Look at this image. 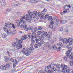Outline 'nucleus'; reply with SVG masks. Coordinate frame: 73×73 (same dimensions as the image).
I'll return each instance as SVG.
<instances>
[{
    "label": "nucleus",
    "mask_w": 73,
    "mask_h": 73,
    "mask_svg": "<svg viewBox=\"0 0 73 73\" xmlns=\"http://www.w3.org/2000/svg\"><path fill=\"white\" fill-rule=\"evenodd\" d=\"M33 27L32 26H30L28 29V30H29V31H33Z\"/></svg>",
    "instance_id": "nucleus-19"
},
{
    "label": "nucleus",
    "mask_w": 73,
    "mask_h": 73,
    "mask_svg": "<svg viewBox=\"0 0 73 73\" xmlns=\"http://www.w3.org/2000/svg\"><path fill=\"white\" fill-rule=\"evenodd\" d=\"M34 46L35 48H38V45H37V44H35Z\"/></svg>",
    "instance_id": "nucleus-52"
},
{
    "label": "nucleus",
    "mask_w": 73,
    "mask_h": 73,
    "mask_svg": "<svg viewBox=\"0 0 73 73\" xmlns=\"http://www.w3.org/2000/svg\"><path fill=\"white\" fill-rule=\"evenodd\" d=\"M37 37H40L39 39L40 40L39 41H36V43H37L38 41H40L41 40H44V36L43 35H41L40 36H37Z\"/></svg>",
    "instance_id": "nucleus-15"
},
{
    "label": "nucleus",
    "mask_w": 73,
    "mask_h": 73,
    "mask_svg": "<svg viewBox=\"0 0 73 73\" xmlns=\"http://www.w3.org/2000/svg\"><path fill=\"white\" fill-rule=\"evenodd\" d=\"M36 15H38V16L40 17V16H41V13H40V12H38L37 13V12L36 11V13L35 14V15H36L37 17V15H36Z\"/></svg>",
    "instance_id": "nucleus-30"
},
{
    "label": "nucleus",
    "mask_w": 73,
    "mask_h": 73,
    "mask_svg": "<svg viewBox=\"0 0 73 73\" xmlns=\"http://www.w3.org/2000/svg\"><path fill=\"white\" fill-rule=\"evenodd\" d=\"M23 41H22L21 40H18V42L19 44H21V43H22V42Z\"/></svg>",
    "instance_id": "nucleus-39"
},
{
    "label": "nucleus",
    "mask_w": 73,
    "mask_h": 73,
    "mask_svg": "<svg viewBox=\"0 0 73 73\" xmlns=\"http://www.w3.org/2000/svg\"><path fill=\"white\" fill-rule=\"evenodd\" d=\"M1 38H5L7 37V36H6V35L2 34L1 35Z\"/></svg>",
    "instance_id": "nucleus-25"
},
{
    "label": "nucleus",
    "mask_w": 73,
    "mask_h": 73,
    "mask_svg": "<svg viewBox=\"0 0 73 73\" xmlns=\"http://www.w3.org/2000/svg\"><path fill=\"white\" fill-rule=\"evenodd\" d=\"M11 35H15V34L14 33V32H13V31L12 30L11 31Z\"/></svg>",
    "instance_id": "nucleus-64"
},
{
    "label": "nucleus",
    "mask_w": 73,
    "mask_h": 73,
    "mask_svg": "<svg viewBox=\"0 0 73 73\" xmlns=\"http://www.w3.org/2000/svg\"><path fill=\"white\" fill-rule=\"evenodd\" d=\"M60 64H56V68H58V69H59V68H60V67L59 68V66H60Z\"/></svg>",
    "instance_id": "nucleus-44"
},
{
    "label": "nucleus",
    "mask_w": 73,
    "mask_h": 73,
    "mask_svg": "<svg viewBox=\"0 0 73 73\" xmlns=\"http://www.w3.org/2000/svg\"><path fill=\"white\" fill-rule=\"evenodd\" d=\"M60 23H61L62 24H64V20H63L60 21Z\"/></svg>",
    "instance_id": "nucleus-56"
},
{
    "label": "nucleus",
    "mask_w": 73,
    "mask_h": 73,
    "mask_svg": "<svg viewBox=\"0 0 73 73\" xmlns=\"http://www.w3.org/2000/svg\"><path fill=\"white\" fill-rule=\"evenodd\" d=\"M61 68V72L63 73H64V64H62L60 67Z\"/></svg>",
    "instance_id": "nucleus-12"
},
{
    "label": "nucleus",
    "mask_w": 73,
    "mask_h": 73,
    "mask_svg": "<svg viewBox=\"0 0 73 73\" xmlns=\"http://www.w3.org/2000/svg\"><path fill=\"white\" fill-rule=\"evenodd\" d=\"M38 30H41L42 29V28L40 26H39L38 27Z\"/></svg>",
    "instance_id": "nucleus-46"
},
{
    "label": "nucleus",
    "mask_w": 73,
    "mask_h": 73,
    "mask_svg": "<svg viewBox=\"0 0 73 73\" xmlns=\"http://www.w3.org/2000/svg\"><path fill=\"white\" fill-rule=\"evenodd\" d=\"M48 18V21H50V20H52V16H50L49 17V14H47L46 15H45V19H47Z\"/></svg>",
    "instance_id": "nucleus-10"
},
{
    "label": "nucleus",
    "mask_w": 73,
    "mask_h": 73,
    "mask_svg": "<svg viewBox=\"0 0 73 73\" xmlns=\"http://www.w3.org/2000/svg\"><path fill=\"white\" fill-rule=\"evenodd\" d=\"M68 50L67 52H66V56H69V55L71 53V51L72 50V48L69 47L68 48Z\"/></svg>",
    "instance_id": "nucleus-7"
},
{
    "label": "nucleus",
    "mask_w": 73,
    "mask_h": 73,
    "mask_svg": "<svg viewBox=\"0 0 73 73\" xmlns=\"http://www.w3.org/2000/svg\"><path fill=\"white\" fill-rule=\"evenodd\" d=\"M49 27L50 28L52 29L53 27V25H50L49 26Z\"/></svg>",
    "instance_id": "nucleus-37"
},
{
    "label": "nucleus",
    "mask_w": 73,
    "mask_h": 73,
    "mask_svg": "<svg viewBox=\"0 0 73 73\" xmlns=\"http://www.w3.org/2000/svg\"><path fill=\"white\" fill-rule=\"evenodd\" d=\"M73 7V4H72L71 6L70 5H68V8H72Z\"/></svg>",
    "instance_id": "nucleus-54"
},
{
    "label": "nucleus",
    "mask_w": 73,
    "mask_h": 73,
    "mask_svg": "<svg viewBox=\"0 0 73 73\" xmlns=\"http://www.w3.org/2000/svg\"><path fill=\"white\" fill-rule=\"evenodd\" d=\"M2 3L3 4L4 6H5V0H3Z\"/></svg>",
    "instance_id": "nucleus-34"
},
{
    "label": "nucleus",
    "mask_w": 73,
    "mask_h": 73,
    "mask_svg": "<svg viewBox=\"0 0 73 73\" xmlns=\"http://www.w3.org/2000/svg\"><path fill=\"white\" fill-rule=\"evenodd\" d=\"M66 73L64 72V73H70V71H71V69H69V68H67L65 70Z\"/></svg>",
    "instance_id": "nucleus-24"
},
{
    "label": "nucleus",
    "mask_w": 73,
    "mask_h": 73,
    "mask_svg": "<svg viewBox=\"0 0 73 73\" xmlns=\"http://www.w3.org/2000/svg\"><path fill=\"white\" fill-rule=\"evenodd\" d=\"M59 31L60 32H62L63 31V28L62 27L60 28Z\"/></svg>",
    "instance_id": "nucleus-45"
},
{
    "label": "nucleus",
    "mask_w": 73,
    "mask_h": 73,
    "mask_svg": "<svg viewBox=\"0 0 73 73\" xmlns=\"http://www.w3.org/2000/svg\"><path fill=\"white\" fill-rule=\"evenodd\" d=\"M27 35H23L22 36L21 40H22L23 42V40H27Z\"/></svg>",
    "instance_id": "nucleus-13"
},
{
    "label": "nucleus",
    "mask_w": 73,
    "mask_h": 73,
    "mask_svg": "<svg viewBox=\"0 0 73 73\" xmlns=\"http://www.w3.org/2000/svg\"><path fill=\"white\" fill-rule=\"evenodd\" d=\"M16 23L17 24V26H20V24H21V22L20 21V20H17L16 21Z\"/></svg>",
    "instance_id": "nucleus-22"
},
{
    "label": "nucleus",
    "mask_w": 73,
    "mask_h": 73,
    "mask_svg": "<svg viewBox=\"0 0 73 73\" xmlns=\"http://www.w3.org/2000/svg\"><path fill=\"white\" fill-rule=\"evenodd\" d=\"M35 40L34 39H31V41L32 42H33V43H34L35 42Z\"/></svg>",
    "instance_id": "nucleus-43"
},
{
    "label": "nucleus",
    "mask_w": 73,
    "mask_h": 73,
    "mask_svg": "<svg viewBox=\"0 0 73 73\" xmlns=\"http://www.w3.org/2000/svg\"><path fill=\"white\" fill-rule=\"evenodd\" d=\"M5 66L6 68L9 69V68H10V65L9 64H6Z\"/></svg>",
    "instance_id": "nucleus-26"
},
{
    "label": "nucleus",
    "mask_w": 73,
    "mask_h": 73,
    "mask_svg": "<svg viewBox=\"0 0 73 73\" xmlns=\"http://www.w3.org/2000/svg\"><path fill=\"white\" fill-rule=\"evenodd\" d=\"M37 31V27L35 28L34 30V32H36V31Z\"/></svg>",
    "instance_id": "nucleus-53"
},
{
    "label": "nucleus",
    "mask_w": 73,
    "mask_h": 73,
    "mask_svg": "<svg viewBox=\"0 0 73 73\" xmlns=\"http://www.w3.org/2000/svg\"><path fill=\"white\" fill-rule=\"evenodd\" d=\"M7 25H8V27H10V26L12 25V23H9V22H8L7 23Z\"/></svg>",
    "instance_id": "nucleus-41"
},
{
    "label": "nucleus",
    "mask_w": 73,
    "mask_h": 73,
    "mask_svg": "<svg viewBox=\"0 0 73 73\" xmlns=\"http://www.w3.org/2000/svg\"><path fill=\"white\" fill-rule=\"evenodd\" d=\"M37 33L38 35H40L41 34V31H39L37 32Z\"/></svg>",
    "instance_id": "nucleus-42"
},
{
    "label": "nucleus",
    "mask_w": 73,
    "mask_h": 73,
    "mask_svg": "<svg viewBox=\"0 0 73 73\" xmlns=\"http://www.w3.org/2000/svg\"><path fill=\"white\" fill-rule=\"evenodd\" d=\"M52 48L54 49L55 50L56 49V45H53L52 46Z\"/></svg>",
    "instance_id": "nucleus-50"
},
{
    "label": "nucleus",
    "mask_w": 73,
    "mask_h": 73,
    "mask_svg": "<svg viewBox=\"0 0 73 73\" xmlns=\"http://www.w3.org/2000/svg\"><path fill=\"white\" fill-rule=\"evenodd\" d=\"M4 30L5 32H7V31H8V29L6 28H5Z\"/></svg>",
    "instance_id": "nucleus-63"
},
{
    "label": "nucleus",
    "mask_w": 73,
    "mask_h": 73,
    "mask_svg": "<svg viewBox=\"0 0 73 73\" xmlns=\"http://www.w3.org/2000/svg\"><path fill=\"white\" fill-rule=\"evenodd\" d=\"M25 19V16H23V17L22 18H21L20 19V21L21 22H22V24H25V21H24V20L23 19Z\"/></svg>",
    "instance_id": "nucleus-11"
},
{
    "label": "nucleus",
    "mask_w": 73,
    "mask_h": 73,
    "mask_svg": "<svg viewBox=\"0 0 73 73\" xmlns=\"http://www.w3.org/2000/svg\"><path fill=\"white\" fill-rule=\"evenodd\" d=\"M30 11H28V14H27L26 15V18H25V20H28V19H29L31 21V20H32V17L34 19L36 18V17H37V15H36V11H35L33 12H30Z\"/></svg>",
    "instance_id": "nucleus-1"
},
{
    "label": "nucleus",
    "mask_w": 73,
    "mask_h": 73,
    "mask_svg": "<svg viewBox=\"0 0 73 73\" xmlns=\"http://www.w3.org/2000/svg\"><path fill=\"white\" fill-rule=\"evenodd\" d=\"M13 47H15V46H17V47H18L17 49V50H19L20 48H21L23 46L21 44H20L18 42H13L12 44Z\"/></svg>",
    "instance_id": "nucleus-3"
},
{
    "label": "nucleus",
    "mask_w": 73,
    "mask_h": 73,
    "mask_svg": "<svg viewBox=\"0 0 73 73\" xmlns=\"http://www.w3.org/2000/svg\"><path fill=\"white\" fill-rule=\"evenodd\" d=\"M52 35V33L51 32H48V38H52V36L51 35Z\"/></svg>",
    "instance_id": "nucleus-18"
},
{
    "label": "nucleus",
    "mask_w": 73,
    "mask_h": 73,
    "mask_svg": "<svg viewBox=\"0 0 73 73\" xmlns=\"http://www.w3.org/2000/svg\"><path fill=\"white\" fill-rule=\"evenodd\" d=\"M68 7H69V6L67 5L64 7V9L65 10L64 11V13H68V12H69V9H68Z\"/></svg>",
    "instance_id": "nucleus-8"
},
{
    "label": "nucleus",
    "mask_w": 73,
    "mask_h": 73,
    "mask_svg": "<svg viewBox=\"0 0 73 73\" xmlns=\"http://www.w3.org/2000/svg\"><path fill=\"white\" fill-rule=\"evenodd\" d=\"M12 27L13 28H14V29H15L16 28V27H15V25L13 24H12Z\"/></svg>",
    "instance_id": "nucleus-60"
},
{
    "label": "nucleus",
    "mask_w": 73,
    "mask_h": 73,
    "mask_svg": "<svg viewBox=\"0 0 73 73\" xmlns=\"http://www.w3.org/2000/svg\"><path fill=\"white\" fill-rule=\"evenodd\" d=\"M53 71V70L55 72H56L57 71V69L56 68H54V67H53L52 68V70Z\"/></svg>",
    "instance_id": "nucleus-33"
},
{
    "label": "nucleus",
    "mask_w": 73,
    "mask_h": 73,
    "mask_svg": "<svg viewBox=\"0 0 73 73\" xmlns=\"http://www.w3.org/2000/svg\"><path fill=\"white\" fill-rule=\"evenodd\" d=\"M40 43L42 45V44H44V49H46V48H50V46H51L50 44L48 43V42H46L45 43V45H44L45 42H44V41L43 40H41Z\"/></svg>",
    "instance_id": "nucleus-2"
},
{
    "label": "nucleus",
    "mask_w": 73,
    "mask_h": 73,
    "mask_svg": "<svg viewBox=\"0 0 73 73\" xmlns=\"http://www.w3.org/2000/svg\"><path fill=\"white\" fill-rule=\"evenodd\" d=\"M41 16L42 18H43L44 17V13L42 12V14L41 15Z\"/></svg>",
    "instance_id": "nucleus-49"
},
{
    "label": "nucleus",
    "mask_w": 73,
    "mask_h": 73,
    "mask_svg": "<svg viewBox=\"0 0 73 73\" xmlns=\"http://www.w3.org/2000/svg\"><path fill=\"white\" fill-rule=\"evenodd\" d=\"M18 63V62L17 61L16 59H15V63H14L13 64V67H15V66H16V65H17Z\"/></svg>",
    "instance_id": "nucleus-17"
},
{
    "label": "nucleus",
    "mask_w": 73,
    "mask_h": 73,
    "mask_svg": "<svg viewBox=\"0 0 73 73\" xmlns=\"http://www.w3.org/2000/svg\"><path fill=\"white\" fill-rule=\"evenodd\" d=\"M28 37L30 38L33 39L35 40L36 42V41H39L40 40V37H37V38H35L33 37V35H28Z\"/></svg>",
    "instance_id": "nucleus-6"
},
{
    "label": "nucleus",
    "mask_w": 73,
    "mask_h": 73,
    "mask_svg": "<svg viewBox=\"0 0 73 73\" xmlns=\"http://www.w3.org/2000/svg\"><path fill=\"white\" fill-rule=\"evenodd\" d=\"M14 3L17 6H19V5H20V4H19V2H15Z\"/></svg>",
    "instance_id": "nucleus-31"
},
{
    "label": "nucleus",
    "mask_w": 73,
    "mask_h": 73,
    "mask_svg": "<svg viewBox=\"0 0 73 73\" xmlns=\"http://www.w3.org/2000/svg\"><path fill=\"white\" fill-rule=\"evenodd\" d=\"M50 24H51L53 25V24H54V22L53 21H50Z\"/></svg>",
    "instance_id": "nucleus-57"
},
{
    "label": "nucleus",
    "mask_w": 73,
    "mask_h": 73,
    "mask_svg": "<svg viewBox=\"0 0 73 73\" xmlns=\"http://www.w3.org/2000/svg\"><path fill=\"white\" fill-rule=\"evenodd\" d=\"M32 36H33V37H35V38H37V36L36 37V33H33L32 34Z\"/></svg>",
    "instance_id": "nucleus-27"
},
{
    "label": "nucleus",
    "mask_w": 73,
    "mask_h": 73,
    "mask_svg": "<svg viewBox=\"0 0 73 73\" xmlns=\"http://www.w3.org/2000/svg\"><path fill=\"white\" fill-rule=\"evenodd\" d=\"M49 41L50 42L51 44H53L54 43V41L53 40V39L52 38H48Z\"/></svg>",
    "instance_id": "nucleus-14"
},
{
    "label": "nucleus",
    "mask_w": 73,
    "mask_h": 73,
    "mask_svg": "<svg viewBox=\"0 0 73 73\" xmlns=\"http://www.w3.org/2000/svg\"><path fill=\"white\" fill-rule=\"evenodd\" d=\"M9 58H5V62H7V61H9Z\"/></svg>",
    "instance_id": "nucleus-28"
},
{
    "label": "nucleus",
    "mask_w": 73,
    "mask_h": 73,
    "mask_svg": "<svg viewBox=\"0 0 73 73\" xmlns=\"http://www.w3.org/2000/svg\"><path fill=\"white\" fill-rule=\"evenodd\" d=\"M29 49L31 51H32L34 50V48H33V47L31 46L29 48Z\"/></svg>",
    "instance_id": "nucleus-38"
},
{
    "label": "nucleus",
    "mask_w": 73,
    "mask_h": 73,
    "mask_svg": "<svg viewBox=\"0 0 73 73\" xmlns=\"http://www.w3.org/2000/svg\"><path fill=\"white\" fill-rule=\"evenodd\" d=\"M6 67L5 66H3L2 67V68L3 69V70H6Z\"/></svg>",
    "instance_id": "nucleus-32"
},
{
    "label": "nucleus",
    "mask_w": 73,
    "mask_h": 73,
    "mask_svg": "<svg viewBox=\"0 0 73 73\" xmlns=\"http://www.w3.org/2000/svg\"><path fill=\"white\" fill-rule=\"evenodd\" d=\"M5 28H7L8 29H11L12 28V27H8V25L7 24V23H5Z\"/></svg>",
    "instance_id": "nucleus-16"
},
{
    "label": "nucleus",
    "mask_w": 73,
    "mask_h": 73,
    "mask_svg": "<svg viewBox=\"0 0 73 73\" xmlns=\"http://www.w3.org/2000/svg\"><path fill=\"white\" fill-rule=\"evenodd\" d=\"M64 60L65 61H69L68 60V57H66L64 58Z\"/></svg>",
    "instance_id": "nucleus-36"
},
{
    "label": "nucleus",
    "mask_w": 73,
    "mask_h": 73,
    "mask_svg": "<svg viewBox=\"0 0 73 73\" xmlns=\"http://www.w3.org/2000/svg\"><path fill=\"white\" fill-rule=\"evenodd\" d=\"M56 64H54L53 63L51 65H49L48 66H46L45 67L46 69H51V68L53 66H56Z\"/></svg>",
    "instance_id": "nucleus-9"
},
{
    "label": "nucleus",
    "mask_w": 73,
    "mask_h": 73,
    "mask_svg": "<svg viewBox=\"0 0 73 73\" xmlns=\"http://www.w3.org/2000/svg\"><path fill=\"white\" fill-rule=\"evenodd\" d=\"M10 61L13 62H14V60L13 58H11L10 59Z\"/></svg>",
    "instance_id": "nucleus-58"
},
{
    "label": "nucleus",
    "mask_w": 73,
    "mask_h": 73,
    "mask_svg": "<svg viewBox=\"0 0 73 73\" xmlns=\"http://www.w3.org/2000/svg\"><path fill=\"white\" fill-rule=\"evenodd\" d=\"M48 73H52V72H53V70H48Z\"/></svg>",
    "instance_id": "nucleus-51"
},
{
    "label": "nucleus",
    "mask_w": 73,
    "mask_h": 73,
    "mask_svg": "<svg viewBox=\"0 0 73 73\" xmlns=\"http://www.w3.org/2000/svg\"><path fill=\"white\" fill-rule=\"evenodd\" d=\"M58 46H62L63 44L61 43H58L57 44Z\"/></svg>",
    "instance_id": "nucleus-29"
},
{
    "label": "nucleus",
    "mask_w": 73,
    "mask_h": 73,
    "mask_svg": "<svg viewBox=\"0 0 73 73\" xmlns=\"http://www.w3.org/2000/svg\"><path fill=\"white\" fill-rule=\"evenodd\" d=\"M45 33V32L44 31H41V34H42V35H44Z\"/></svg>",
    "instance_id": "nucleus-59"
},
{
    "label": "nucleus",
    "mask_w": 73,
    "mask_h": 73,
    "mask_svg": "<svg viewBox=\"0 0 73 73\" xmlns=\"http://www.w3.org/2000/svg\"><path fill=\"white\" fill-rule=\"evenodd\" d=\"M46 12V9H44V10L42 11V12Z\"/></svg>",
    "instance_id": "nucleus-55"
},
{
    "label": "nucleus",
    "mask_w": 73,
    "mask_h": 73,
    "mask_svg": "<svg viewBox=\"0 0 73 73\" xmlns=\"http://www.w3.org/2000/svg\"><path fill=\"white\" fill-rule=\"evenodd\" d=\"M44 35L45 36V37H48V34L46 32L44 34Z\"/></svg>",
    "instance_id": "nucleus-40"
},
{
    "label": "nucleus",
    "mask_w": 73,
    "mask_h": 73,
    "mask_svg": "<svg viewBox=\"0 0 73 73\" xmlns=\"http://www.w3.org/2000/svg\"><path fill=\"white\" fill-rule=\"evenodd\" d=\"M12 31V30H8L7 32V34H8V35H11Z\"/></svg>",
    "instance_id": "nucleus-20"
},
{
    "label": "nucleus",
    "mask_w": 73,
    "mask_h": 73,
    "mask_svg": "<svg viewBox=\"0 0 73 73\" xmlns=\"http://www.w3.org/2000/svg\"><path fill=\"white\" fill-rule=\"evenodd\" d=\"M59 41H63V43H64V40H63V39H62V38L61 37H60L59 38Z\"/></svg>",
    "instance_id": "nucleus-35"
},
{
    "label": "nucleus",
    "mask_w": 73,
    "mask_h": 73,
    "mask_svg": "<svg viewBox=\"0 0 73 73\" xmlns=\"http://www.w3.org/2000/svg\"><path fill=\"white\" fill-rule=\"evenodd\" d=\"M21 28H24V25H22L20 26Z\"/></svg>",
    "instance_id": "nucleus-61"
},
{
    "label": "nucleus",
    "mask_w": 73,
    "mask_h": 73,
    "mask_svg": "<svg viewBox=\"0 0 73 73\" xmlns=\"http://www.w3.org/2000/svg\"><path fill=\"white\" fill-rule=\"evenodd\" d=\"M70 66H73V62H72V61H70Z\"/></svg>",
    "instance_id": "nucleus-47"
},
{
    "label": "nucleus",
    "mask_w": 73,
    "mask_h": 73,
    "mask_svg": "<svg viewBox=\"0 0 73 73\" xmlns=\"http://www.w3.org/2000/svg\"><path fill=\"white\" fill-rule=\"evenodd\" d=\"M73 41V39L71 38H69L67 40L66 38L64 39V43L66 44H67L69 42V45H72V43L73 42L72 41Z\"/></svg>",
    "instance_id": "nucleus-4"
},
{
    "label": "nucleus",
    "mask_w": 73,
    "mask_h": 73,
    "mask_svg": "<svg viewBox=\"0 0 73 73\" xmlns=\"http://www.w3.org/2000/svg\"><path fill=\"white\" fill-rule=\"evenodd\" d=\"M41 45L42 44H41V43H38V45L39 46H41Z\"/></svg>",
    "instance_id": "nucleus-62"
},
{
    "label": "nucleus",
    "mask_w": 73,
    "mask_h": 73,
    "mask_svg": "<svg viewBox=\"0 0 73 73\" xmlns=\"http://www.w3.org/2000/svg\"><path fill=\"white\" fill-rule=\"evenodd\" d=\"M64 69L65 70L68 69V66L65 65H64Z\"/></svg>",
    "instance_id": "nucleus-48"
},
{
    "label": "nucleus",
    "mask_w": 73,
    "mask_h": 73,
    "mask_svg": "<svg viewBox=\"0 0 73 73\" xmlns=\"http://www.w3.org/2000/svg\"><path fill=\"white\" fill-rule=\"evenodd\" d=\"M30 2H31V3L35 4V3H37V1L36 0H30Z\"/></svg>",
    "instance_id": "nucleus-23"
},
{
    "label": "nucleus",
    "mask_w": 73,
    "mask_h": 73,
    "mask_svg": "<svg viewBox=\"0 0 73 73\" xmlns=\"http://www.w3.org/2000/svg\"><path fill=\"white\" fill-rule=\"evenodd\" d=\"M22 53L25 54L26 56H28L29 55L30 53H31V51H30V50H27L25 49V48H23L22 50L21 51Z\"/></svg>",
    "instance_id": "nucleus-5"
},
{
    "label": "nucleus",
    "mask_w": 73,
    "mask_h": 73,
    "mask_svg": "<svg viewBox=\"0 0 73 73\" xmlns=\"http://www.w3.org/2000/svg\"><path fill=\"white\" fill-rule=\"evenodd\" d=\"M23 28L25 29V31H28V28H27V25H24Z\"/></svg>",
    "instance_id": "nucleus-21"
}]
</instances>
